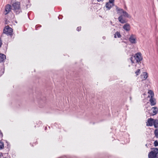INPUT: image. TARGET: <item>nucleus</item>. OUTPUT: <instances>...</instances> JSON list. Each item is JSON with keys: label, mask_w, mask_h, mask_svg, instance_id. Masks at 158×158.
<instances>
[{"label": "nucleus", "mask_w": 158, "mask_h": 158, "mask_svg": "<svg viewBox=\"0 0 158 158\" xmlns=\"http://www.w3.org/2000/svg\"><path fill=\"white\" fill-rule=\"evenodd\" d=\"M12 6L14 11L16 14H19L22 12L20 7V3L19 2H17L14 3Z\"/></svg>", "instance_id": "f257e3e1"}, {"label": "nucleus", "mask_w": 158, "mask_h": 158, "mask_svg": "<svg viewBox=\"0 0 158 158\" xmlns=\"http://www.w3.org/2000/svg\"><path fill=\"white\" fill-rule=\"evenodd\" d=\"M158 148H154L153 150L149 152L148 154L149 158H157L158 156Z\"/></svg>", "instance_id": "f03ea898"}, {"label": "nucleus", "mask_w": 158, "mask_h": 158, "mask_svg": "<svg viewBox=\"0 0 158 158\" xmlns=\"http://www.w3.org/2000/svg\"><path fill=\"white\" fill-rule=\"evenodd\" d=\"M3 33L7 35L10 36L11 37L13 35V29L9 26L5 27L3 30Z\"/></svg>", "instance_id": "7ed1b4c3"}, {"label": "nucleus", "mask_w": 158, "mask_h": 158, "mask_svg": "<svg viewBox=\"0 0 158 158\" xmlns=\"http://www.w3.org/2000/svg\"><path fill=\"white\" fill-rule=\"evenodd\" d=\"M134 57L136 62L138 64L140 63L141 61L143 59L142 54L140 52H138L135 54Z\"/></svg>", "instance_id": "20e7f679"}, {"label": "nucleus", "mask_w": 158, "mask_h": 158, "mask_svg": "<svg viewBox=\"0 0 158 158\" xmlns=\"http://www.w3.org/2000/svg\"><path fill=\"white\" fill-rule=\"evenodd\" d=\"M11 9V6L9 4H7L5 6V10L4 11V14L5 15H6L8 14L10 11Z\"/></svg>", "instance_id": "39448f33"}, {"label": "nucleus", "mask_w": 158, "mask_h": 158, "mask_svg": "<svg viewBox=\"0 0 158 158\" xmlns=\"http://www.w3.org/2000/svg\"><path fill=\"white\" fill-rule=\"evenodd\" d=\"M136 37L135 35L132 34L130 36L129 40L132 44H135L136 43Z\"/></svg>", "instance_id": "423d86ee"}, {"label": "nucleus", "mask_w": 158, "mask_h": 158, "mask_svg": "<svg viewBox=\"0 0 158 158\" xmlns=\"http://www.w3.org/2000/svg\"><path fill=\"white\" fill-rule=\"evenodd\" d=\"M154 119L153 118H148V121L146 122V126H152L153 125Z\"/></svg>", "instance_id": "0eeeda50"}, {"label": "nucleus", "mask_w": 158, "mask_h": 158, "mask_svg": "<svg viewBox=\"0 0 158 158\" xmlns=\"http://www.w3.org/2000/svg\"><path fill=\"white\" fill-rule=\"evenodd\" d=\"M151 110L152 111V112L151 113L152 115H155L158 112V109L156 107H152Z\"/></svg>", "instance_id": "6e6552de"}, {"label": "nucleus", "mask_w": 158, "mask_h": 158, "mask_svg": "<svg viewBox=\"0 0 158 158\" xmlns=\"http://www.w3.org/2000/svg\"><path fill=\"white\" fill-rule=\"evenodd\" d=\"M118 21L122 23H124L127 22V21L123 18V15H120L118 18Z\"/></svg>", "instance_id": "1a4fd4ad"}, {"label": "nucleus", "mask_w": 158, "mask_h": 158, "mask_svg": "<svg viewBox=\"0 0 158 158\" xmlns=\"http://www.w3.org/2000/svg\"><path fill=\"white\" fill-rule=\"evenodd\" d=\"M114 3H112L109 2H107L106 4V6L108 10H110V8L114 6Z\"/></svg>", "instance_id": "9d476101"}, {"label": "nucleus", "mask_w": 158, "mask_h": 158, "mask_svg": "<svg viewBox=\"0 0 158 158\" xmlns=\"http://www.w3.org/2000/svg\"><path fill=\"white\" fill-rule=\"evenodd\" d=\"M6 55L2 53H0V63L3 62L6 59Z\"/></svg>", "instance_id": "9b49d317"}, {"label": "nucleus", "mask_w": 158, "mask_h": 158, "mask_svg": "<svg viewBox=\"0 0 158 158\" xmlns=\"http://www.w3.org/2000/svg\"><path fill=\"white\" fill-rule=\"evenodd\" d=\"M123 28L124 30L128 31L130 30V26L129 24L127 23L125 24L123 27Z\"/></svg>", "instance_id": "f8f14e48"}, {"label": "nucleus", "mask_w": 158, "mask_h": 158, "mask_svg": "<svg viewBox=\"0 0 158 158\" xmlns=\"http://www.w3.org/2000/svg\"><path fill=\"white\" fill-rule=\"evenodd\" d=\"M149 101L150 102V104L152 106H154L156 104V100L153 98H151Z\"/></svg>", "instance_id": "ddd939ff"}, {"label": "nucleus", "mask_w": 158, "mask_h": 158, "mask_svg": "<svg viewBox=\"0 0 158 158\" xmlns=\"http://www.w3.org/2000/svg\"><path fill=\"white\" fill-rule=\"evenodd\" d=\"M148 75L147 73L144 72L141 75V78L142 80H145L148 77Z\"/></svg>", "instance_id": "4468645a"}, {"label": "nucleus", "mask_w": 158, "mask_h": 158, "mask_svg": "<svg viewBox=\"0 0 158 158\" xmlns=\"http://www.w3.org/2000/svg\"><path fill=\"white\" fill-rule=\"evenodd\" d=\"M148 94H150V95H148V97H151V98H153L154 96V94L153 91L151 90H149L148 92Z\"/></svg>", "instance_id": "2eb2a0df"}, {"label": "nucleus", "mask_w": 158, "mask_h": 158, "mask_svg": "<svg viewBox=\"0 0 158 158\" xmlns=\"http://www.w3.org/2000/svg\"><path fill=\"white\" fill-rule=\"evenodd\" d=\"M153 125H154V127L155 128H157L158 127V120L157 119H155L154 120V121L153 123Z\"/></svg>", "instance_id": "dca6fc26"}, {"label": "nucleus", "mask_w": 158, "mask_h": 158, "mask_svg": "<svg viewBox=\"0 0 158 158\" xmlns=\"http://www.w3.org/2000/svg\"><path fill=\"white\" fill-rule=\"evenodd\" d=\"M123 16H124L125 17H126L127 18H130V16L129 15L126 11H124V12L123 13Z\"/></svg>", "instance_id": "f3484780"}, {"label": "nucleus", "mask_w": 158, "mask_h": 158, "mask_svg": "<svg viewBox=\"0 0 158 158\" xmlns=\"http://www.w3.org/2000/svg\"><path fill=\"white\" fill-rule=\"evenodd\" d=\"M117 37L118 38H120L121 37V35H120L119 32L117 31L115 33L114 37L115 38H116Z\"/></svg>", "instance_id": "a211bd4d"}, {"label": "nucleus", "mask_w": 158, "mask_h": 158, "mask_svg": "<svg viewBox=\"0 0 158 158\" xmlns=\"http://www.w3.org/2000/svg\"><path fill=\"white\" fill-rule=\"evenodd\" d=\"M154 134L155 137L158 138V129H156L155 130Z\"/></svg>", "instance_id": "6ab92c4d"}, {"label": "nucleus", "mask_w": 158, "mask_h": 158, "mask_svg": "<svg viewBox=\"0 0 158 158\" xmlns=\"http://www.w3.org/2000/svg\"><path fill=\"white\" fill-rule=\"evenodd\" d=\"M4 148V144L3 143L0 141V150L3 149Z\"/></svg>", "instance_id": "aec40b11"}, {"label": "nucleus", "mask_w": 158, "mask_h": 158, "mask_svg": "<svg viewBox=\"0 0 158 158\" xmlns=\"http://www.w3.org/2000/svg\"><path fill=\"white\" fill-rule=\"evenodd\" d=\"M116 9L117 11H118V13H123V12H124V10L123 9L121 8H118V7H117Z\"/></svg>", "instance_id": "412c9836"}, {"label": "nucleus", "mask_w": 158, "mask_h": 158, "mask_svg": "<svg viewBox=\"0 0 158 158\" xmlns=\"http://www.w3.org/2000/svg\"><path fill=\"white\" fill-rule=\"evenodd\" d=\"M4 68L0 69V77L4 73Z\"/></svg>", "instance_id": "4be33fe9"}, {"label": "nucleus", "mask_w": 158, "mask_h": 158, "mask_svg": "<svg viewBox=\"0 0 158 158\" xmlns=\"http://www.w3.org/2000/svg\"><path fill=\"white\" fill-rule=\"evenodd\" d=\"M140 73V70L138 69L135 72V73L136 74V76H137Z\"/></svg>", "instance_id": "5701e85b"}, {"label": "nucleus", "mask_w": 158, "mask_h": 158, "mask_svg": "<svg viewBox=\"0 0 158 158\" xmlns=\"http://www.w3.org/2000/svg\"><path fill=\"white\" fill-rule=\"evenodd\" d=\"M154 145L155 147H156L158 146V142L157 140H156L154 141Z\"/></svg>", "instance_id": "b1692460"}, {"label": "nucleus", "mask_w": 158, "mask_h": 158, "mask_svg": "<svg viewBox=\"0 0 158 158\" xmlns=\"http://www.w3.org/2000/svg\"><path fill=\"white\" fill-rule=\"evenodd\" d=\"M81 27H79L77 28V31H79L81 30Z\"/></svg>", "instance_id": "393cba45"}, {"label": "nucleus", "mask_w": 158, "mask_h": 158, "mask_svg": "<svg viewBox=\"0 0 158 158\" xmlns=\"http://www.w3.org/2000/svg\"><path fill=\"white\" fill-rule=\"evenodd\" d=\"M2 40H1V38H0V48L1 47L2 45Z\"/></svg>", "instance_id": "a878e982"}, {"label": "nucleus", "mask_w": 158, "mask_h": 158, "mask_svg": "<svg viewBox=\"0 0 158 158\" xmlns=\"http://www.w3.org/2000/svg\"><path fill=\"white\" fill-rule=\"evenodd\" d=\"M133 58L132 57H131L130 58V60H131L132 63H134V61L133 60Z\"/></svg>", "instance_id": "bb28decb"}, {"label": "nucleus", "mask_w": 158, "mask_h": 158, "mask_svg": "<svg viewBox=\"0 0 158 158\" xmlns=\"http://www.w3.org/2000/svg\"><path fill=\"white\" fill-rule=\"evenodd\" d=\"M109 2L114 3V0H109Z\"/></svg>", "instance_id": "cd10ccee"}, {"label": "nucleus", "mask_w": 158, "mask_h": 158, "mask_svg": "<svg viewBox=\"0 0 158 158\" xmlns=\"http://www.w3.org/2000/svg\"><path fill=\"white\" fill-rule=\"evenodd\" d=\"M97 1L98 2H100V1H103L104 0H97Z\"/></svg>", "instance_id": "c85d7f7f"}, {"label": "nucleus", "mask_w": 158, "mask_h": 158, "mask_svg": "<svg viewBox=\"0 0 158 158\" xmlns=\"http://www.w3.org/2000/svg\"><path fill=\"white\" fill-rule=\"evenodd\" d=\"M157 158H158V157Z\"/></svg>", "instance_id": "c756f323"}]
</instances>
